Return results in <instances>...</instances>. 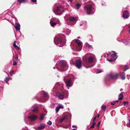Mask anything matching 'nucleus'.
Returning <instances> with one entry per match:
<instances>
[{
	"instance_id": "obj_35",
	"label": "nucleus",
	"mask_w": 130,
	"mask_h": 130,
	"mask_svg": "<svg viewBox=\"0 0 130 130\" xmlns=\"http://www.w3.org/2000/svg\"><path fill=\"white\" fill-rule=\"evenodd\" d=\"M114 79H117L118 77V74H115L114 75Z\"/></svg>"
},
{
	"instance_id": "obj_59",
	"label": "nucleus",
	"mask_w": 130,
	"mask_h": 130,
	"mask_svg": "<svg viewBox=\"0 0 130 130\" xmlns=\"http://www.w3.org/2000/svg\"><path fill=\"white\" fill-rule=\"evenodd\" d=\"M123 89H120V91H121L123 90Z\"/></svg>"
},
{
	"instance_id": "obj_40",
	"label": "nucleus",
	"mask_w": 130,
	"mask_h": 130,
	"mask_svg": "<svg viewBox=\"0 0 130 130\" xmlns=\"http://www.w3.org/2000/svg\"><path fill=\"white\" fill-rule=\"evenodd\" d=\"M125 75H123L121 76V79L123 80L125 79Z\"/></svg>"
},
{
	"instance_id": "obj_4",
	"label": "nucleus",
	"mask_w": 130,
	"mask_h": 130,
	"mask_svg": "<svg viewBox=\"0 0 130 130\" xmlns=\"http://www.w3.org/2000/svg\"><path fill=\"white\" fill-rule=\"evenodd\" d=\"M84 11L87 14H93L95 11V9L91 5H88L85 6Z\"/></svg>"
},
{
	"instance_id": "obj_5",
	"label": "nucleus",
	"mask_w": 130,
	"mask_h": 130,
	"mask_svg": "<svg viewBox=\"0 0 130 130\" xmlns=\"http://www.w3.org/2000/svg\"><path fill=\"white\" fill-rule=\"evenodd\" d=\"M53 10L55 14L58 15H61L64 12L63 8L61 7H57L53 8Z\"/></svg>"
},
{
	"instance_id": "obj_31",
	"label": "nucleus",
	"mask_w": 130,
	"mask_h": 130,
	"mask_svg": "<svg viewBox=\"0 0 130 130\" xmlns=\"http://www.w3.org/2000/svg\"><path fill=\"white\" fill-rule=\"evenodd\" d=\"M87 23L85 21H84L82 23V24H80V26H82V25L85 26L86 25Z\"/></svg>"
},
{
	"instance_id": "obj_21",
	"label": "nucleus",
	"mask_w": 130,
	"mask_h": 130,
	"mask_svg": "<svg viewBox=\"0 0 130 130\" xmlns=\"http://www.w3.org/2000/svg\"><path fill=\"white\" fill-rule=\"evenodd\" d=\"M57 85V86L59 87V88H63V84H60L58 82L56 83L55 84V85Z\"/></svg>"
},
{
	"instance_id": "obj_45",
	"label": "nucleus",
	"mask_w": 130,
	"mask_h": 130,
	"mask_svg": "<svg viewBox=\"0 0 130 130\" xmlns=\"http://www.w3.org/2000/svg\"><path fill=\"white\" fill-rule=\"evenodd\" d=\"M13 45V46L15 47H18V46L16 45V42L15 41H14V42Z\"/></svg>"
},
{
	"instance_id": "obj_22",
	"label": "nucleus",
	"mask_w": 130,
	"mask_h": 130,
	"mask_svg": "<svg viewBox=\"0 0 130 130\" xmlns=\"http://www.w3.org/2000/svg\"><path fill=\"white\" fill-rule=\"evenodd\" d=\"M107 78L111 79H114V75L112 74H109L107 75Z\"/></svg>"
},
{
	"instance_id": "obj_11",
	"label": "nucleus",
	"mask_w": 130,
	"mask_h": 130,
	"mask_svg": "<svg viewBox=\"0 0 130 130\" xmlns=\"http://www.w3.org/2000/svg\"><path fill=\"white\" fill-rule=\"evenodd\" d=\"M129 16V13L127 10H125L123 12V18L124 19L128 18Z\"/></svg>"
},
{
	"instance_id": "obj_1",
	"label": "nucleus",
	"mask_w": 130,
	"mask_h": 130,
	"mask_svg": "<svg viewBox=\"0 0 130 130\" xmlns=\"http://www.w3.org/2000/svg\"><path fill=\"white\" fill-rule=\"evenodd\" d=\"M55 68L58 70L60 71H65L68 68L67 62L63 60L58 61L56 63V66L53 67V69H55Z\"/></svg>"
},
{
	"instance_id": "obj_36",
	"label": "nucleus",
	"mask_w": 130,
	"mask_h": 130,
	"mask_svg": "<svg viewBox=\"0 0 130 130\" xmlns=\"http://www.w3.org/2000/svg\"><path fill=\"white\" fill-rule=\"evenodd\" d=\"M58 56L57 55L55 57V59L54 60V61H55L56 62V61L57 60H58Z\"/></svg>"
},
{
	"instance_id": "obj_34",
	"label": "nucleus",
	"mask_w": 130,
	"mask_h": 130,
	"mask_svg": "<svg viewBox=\"0 0 130 130\" xmlns=\"http://www.w3.org/2000/svg\"><path fill=\"white\" fill-rule=\"evenodd\" d=\"M14 72L13 70H11L9 72V73L11 76H12L14 73Z\"/></svg>"
},
{
	"instance_id": "obj_8",
	"label": "nucleus",
	"mask_w": 130,
	"mask_h": 130,
	"mask_svg": "<svg viewBox=\"0 0 130 130\" xmlns=\"http://www.w3.org/2000/svg\"><path fill=\"white\" fill-rule=\"evenodd\" d=\"M108 56H110V58H112L115 60L117 58L118 56L116 55V54L114 51H112V52H109L106 54Z\"/></svg>"
},
{
	"instance_id": "obj_51",
	"label": "nucleus",
	"mask_w": 130,
	"mask_h": 130,
	"mask_svg": "<svg viewBox=\"0 0 130 130\" xmlns=\"http://www.w3.org/2000/svg\"><path fill=\"white\" fill-rule=\"evenodd\" d=\"M100 124V121H99L98 123V124L97 125V127H99V125Z\"/></svg>"
},
{
	"instance_id": "obj_62",
	"label": "nucleus",
	"mask_w": 130,
	"mask_h": 130,
	"mask_svg": "<svg viewBox=\"0 0 130 130\" xmlns=\"http://www.w3.org/2000/svg\"><path fill=\"white\" fill-rule=\"evenodd\" d=\"M102 6H103L104 5L103 3H102Z\"/></svg>"
},
{
	"instance_id": "obj_2",
	"label": "nucleus",
	"mask_w": 130,
	"mask_h": 130,
	"mask_svg": "<svg viewBox=\"0 0 130 130\" xmlns=\"http://www.w3.org/2000/svg\"><path fill=\"white\" fill-rule=\"evenodd\" d=\"M66 40L64 41L62 40V37L59 35L56 36L54 39V41L55 44L59 47H62L66 44Z\"/></svg>"
},
{
	"instance_id": "obj_12",
	"label": "nucleus",
	"mask_w": 130,
	"mask_h": 130,
	"mask_svg": "<svg viewBox=\"0 0 130 130\" xmlns=\"http://www.w3.org/2000/svg\"><path fill=\"white\" fill-rule=\"evenodd\" d=\"M45 127V124L43 123H42L40 124V125L38 126L37 129L38 130H41L44 129Z\"/></svg>"
},
{
	"instance_id": "obj_60",
	"label": "nucleus",
	"mask_w": 130,
	"mask_h": 130,
	"mask_svg": "<svg viewBox=\"0 0 130 130\" xmlns=\"http://www.w3.org/2000/svg\"><path fill=\"white\" fill-rule=\"evenodd\" d=\"M72 130H77L75 128H73V129H72Z\"/></svg>"
},
{
	"instance_id": "obj_49",
	"label": "nucleus",
	"mask_w": 130,
	"mask_h": 130,
	"mask_svg": "<svg viewBox=\"0 0 130 130\" xmlns=\"http://www.w3.org/2000/svg\"><path fill=\"white\" fill-rule=\"evenodd\" d=\"M73 1V0H69L68 2V3H69V4H71L72 3V1Z\"/></svg>"
},
{
	"instance_id": "obj_26",
	"label": "nucleus",
	"mask_w": 130,
	"mask_h": 130,
	"mask_svg": "<svg viewBox=\"0 0 130 130\" xmlns=\"http://www.w3.org/2000/svg\"><path fill=\"white\" fill-rule=\"evenodd\" d=\"M101 109L102 110L105 111L106 109V106L105 105H103L101 107Z\"/></svg>"
},
{
	"instance_id": "obj_47",
	"label": "nucleus",
	"mask_w": 130,
	"mask_h": 130,
	"mask_svg": "<svg viewBox=\"0 0 130 130\" xmlns=\"http://www.w3.org/2000/svg\"><path fill=\"white\" fill-rule=\"evenodd\" d=\"M20 37H21L22 39L24 38V36L23 35H22V33L20 31Z\"/></svg>"
},
{
	"instance_id": "obj_48",
	"label": "nucleus",
	"mask_w": 130,
	"mask_h": 130,
	"mask_svg": "<svg viewBox=\"0 0 130 130\" xmlns=\"http://www.w3.org/2000/svg\"><path fill=\"white\" fill-rule=\"evenodd\" d=\"M128 104V102L124 101L123 102V104H124V105H125L126 104Z\"/></svg>"
},
{
	"instance_id": "obj_27",
	"label": "nucleus",
	"mask_w": 130,
	"mask_h": 130,
	"mask_svg": "<svg viewBox=\"0 0 130 130\" xmlns=\"http://www.w3.org/2000/svg\"><path fill=\"white\" fill-rule=\"evenodd\" d=\"M56 86V85H55L52 89V91L53 92H55L56 88H57V86Z\"/></svg>"
},
{
	"instance_id": "obj_19",
	"label": "nucleus",
	"mask_w": 130,
	"mask_h": 130,
	"mask_svg": "<svg viewBox=\"0 0 130 130\" xmlns=\"http://www.w3.org/2000/svg\"><path fill=\"white\" fill-rule=\"evenodd\" d=\"M82 4L79 3H77L75 5V9L77 10H78Z\"/></svg>"
},
{
	"instance_id": "obj_44",
	"label": "nucleus",
	"mask_w": 130,
	"mask_h": 130,
	"mask_svg": "<svg viewBox=\"0 0 130 130\" xmlns=\"http://www.w3.org/2000/svg\"><path fill=\"white\" fill-rule=\"evenodd\" d=\"M111 59H109L107 60L109 62H112V61H115V60L113 59L112 58H110Z\"/></svg>"
},
{
	"instance_id": "obj_46",
	"label": "nucleus",
	"mask_w": 130,
	"mask_h": 130,
	"mask_svg": "<svg viewBox=\"0 0 130 130\" xmlns=\"http://www.w3.org/2000/svg\"><path fill=\"white\" fill-rule=\"evenodd\" d=\"M47 123V124L51 125L52 124V122L51 121L49 120Z\"/></svg>"
},
{
	"instance_id": "obj_10",
	"label": "nucleus",
	"mask_w": 130,
	"mask_h": 130,
	"mask_svg": "<svg viewBox=\"0 0 130 130\" xmlns=\"http://www.w3.org/2000/svg\"><path fill=\"white\" fill-rule=\"evenodd\" d=\"M82 61L79 59L75 61V66L78 68L79 69L81 67Z\"/></svg>"
},
{
	"instance_id": "obj_55",
	"label": "nucleus",
	"mask_w": 130,
	"mask_h": 130,
	"mask_svg": "<svg viewBox=\"0 0 130 130\" xmlns=\"http://www.w3.org/2000/svg\"><path fill=\"white\" fill-rule=\"evenodd\" d=\"M72 127L73 128H77L76 126L73 125Z\"/></svg>"
},
{
	"instance_id": "obj_53",
	"label": "nucleus",
	"mask_w": 130,
	"mask_h": 130,
	"mask_svg": "<svg viewBox=\"0 0 130 130\" xmlns=\"http://www.w3.org/2000/svg\"><path fill=\"white\" fill-rule=\"evenodd\" d=\"M111 105H114L115 104V101L113 102H112L111 103Z\"/></svg>"
},
{
	"instance_id": "obj_43",
	"label": "nucleus",
	"mask_w": 130,
	"mask_h": 130,
	"mask_svg": "<svg viewBox=\"0 0 130 130\" xmlns=\"http://www.w3.org/2000/svg\"><path fill=\"white\" fill-rule=\"evenodd\" d=\"M58 107H59L60 109H63L64 108V107L63 106V105L61 104H60L59 105V106H58Z\"/></svg>"
},
{
	"instance_id": "obj_14",
	"label": "nucleus",
	"mask_w": 130,
	"mask_h": 130,
	"mask_svg": "<svg viewBox=\"0 0 130 130\" xmlns=\"http://www.w3.org/2000/svg\"><path fill=\"white\" fill-rule=\"evenodd\" d=\"M57 96L59 97L61 100H63V99L64 96L61 94L60 93L57 92L56 93Z\"/></svg>"
},
{
	"instance_id": "obj_16",
	"label": "nucleus",
	"mask_w": 130,
	"mask_h": 130,
	"mask_svg": "<svg viewBox=\"0 0 130 130\" xmlns=\"http://www.w3.org/2000/svg\"><path fill=\"white\" fill-rule=\"evenodd\" d=\"M86 46L90 50H92L93 49L92 46V45L89 44L87 42L85 44Z\"/></svg>"
},
{
	"instance_id": "obj_17",
	"label": "nucleus",
	"mask_w": 130,
	"mask_h": 130,
	"mask_svg": "<svg viewBox=\"0 0 130 130\" xmlns=\"http://www.w3.org/2000/svg\"><path fill=\"white\" fill-rule=\"evenodd\" d=\"M66 99H67L69 93L68 91H65L63 93Z\"/></svg>"
},
{
	"instance_id": "obj_63",
	"label": "nucleus",
	"mask_w": 130,
	"mask_h": 130,
	"mask_svg": "<svg viewBox=\"0 0 130 130\" xmlns=\"http://www.w3.org/2000/svg\"><path fill=\"white\" fill-rule=\"evenodd\" d=\"M80 38V37H78V38H78V39H79V38Z\"/></svg>"
},
{
	"instance_id": "obj_9",
	"label": "nucleus",
	"mask_w": 130,
	"mask_h": 130,
	"mask_svg": "<svg viewBox=\"0 0 130 130\" xmlns=\"http://www.w3.org/2000/svg\"><path fill=\"white\" fill-rule=\"evenodd\" d=\"M28 118L30 121H32L36 120L37 119L38 116L36 115L32 114L28 116Z\"/></svg>"
},
{
	"instance_id": "obj_33",
	"label": "nucleus",
	"mask_w": 130,
	"mask_h": 130,
	"mask_svg": "<svg viewBox=\"0 0 130 130\" xmlns=\"http://www.w3.org/2000/svg\"><path fill=\"white\" fill-rule=\"evenodd\" d=\"M26 0H17V1L20 3L22 2L25 3L26 2Z\"/></svg>"
},
{
	"instance_id": "obj_52",
	"label": "nucleus",
	"mask_w": 130,
	"mask_h": 130,
	"mask_svg": "<svg viewBox=\"0 0 130 130\" xmlns=\"http://www.w3.org/2000/svg\"><path fill=\"white\" fill-rule=\"evenodd\" d=\"M96 116L93 119V122H94V121H95V119H96Z\"/></svg>"
},
{
	"instance_id": "obj_15",
	"label": "nucleus",
	"mask_w": 130,
	"mask_h": 130,
	"mask_svg": "<svg viewBox=\"0 0 130 130\" xmlns=\"http://www.w3.org/2000/svg\"><path fill=\"white\" fill-rule=\"evenodd\" d=\"M16 25L14 26L16 30H19L20 29V25L19 23H16Z\"/></svg>"
},
{
	"instance_id": "obj_18",
	"label": "nucleus",
	"mask_w": 130,
	"mask_h": 130,
	"mask_svg": "<svg viewBox=\"0 0 130 130\" xmlns=\"http://www.w3.org/2000/svg\"><path fill=\"white\" fill-rule=\"evenodd\" d=\"M123 93L124 92H122L119 95L118 100H121L123 99Z\"/></svg>"
},
{
	"instance_id": "obj_37",
	"label": "nucleus",
	"mask_w": 130,
	"mask_h": 130,
	"mask_svg": "<svg viewBox=\"0 0 130 130\" xmlns=\"http://www.w3.org/2000/svg\"><path fill=\"white\" fill-rule=\"evenodd\" d=\"M95 124V122H93L92 125L90 127V128L91 129L94 127V126Z\"/></svg>"
},
{
	"instance_id": "obj_61",
	"label": "nucleus",
	"mask_w": 130,
	"mask_h": 130,
	"mask_svg": "<svg viewBox=\"0 0 130 130\" xmlns=\"http://www.w3.org/2000/svg\"><path fill=\"white\" fill-rule=\"evenodd\" d=\"M17 58H18V56L17 54Z\"/></svg>"
},
{
	"instance_id": "obj_13",
	"label": "nucleus",
	"mask_w": 130,
	"mask_h": 130,
	"mask_svg": "<svg viewBox=\"0 0 130 130\" xmlns=\"http://www.w3.org/2000/svg\"><path fill=\"white\" fill-rule=\"evenodd\" d=\"M93 57L92 56H90L86 59V61L89 63H92L93 61Z\"/></svg>"
},
{
	"instance_id": "obj_28",
	"label": "nucleus",
	"mask_w": 130,
	"mask_h": 130,
	"mask_svg": "<svg viewBox=\"0 0 130 130\" xmlns=\"http://www.w3.org/2000/svg\"><path fill=\"white\" fill-rule=\"evenodd\" d=\"M11 79V78L9 77H6L4 81L7 83H8L10 80Z\"/></svg>"
},
{
	"instance_id": "obj_3",
	"label": "nucleus",
	"mask_w": 130,
	"mask_h": 130,
	"mask_svg": "<svg viewBox=\"0 0 130 130\" xmlns=\"http://www.w3.org/2000/svg\"><path fill=\"white\" fill-rule=\"evenodd\" d=\"M42 92L43 95V97L39 93L37 94L35 97L36 100L40 102H45L48 99L49 97L47 93L44 91H43Z\"/></svg>"
},
{
	"instance_id": "obj_30",
	"label": "nucleus",
	"mask_w": 130,
	"mask_h": 130,
	"mask_svg": "<svg viewBox=\"0 0 130 130\" xmlns=\"http://www.w3.org/2000/svg\"><path fill=\"white\" fill-rule=\"evenodd\" d=\"M89 37L90 38L89 40L90 41H93V36L91 35H89Z\"/></svg>"
},
{
	"instance_id": "obj_54",
	"label": "nucleus",
	"mask_w": 130,
	"mask_h": 130,
	"mask_svg": "<svg viewBox=\"0 0 130 130\" xmlns=\"http://www.w3.org/2000/svg\"><path fill=\"white\" fill-rule=\"evenodd\" d=\"M31 1L34 3H35L37 2V0H31Z\"/></svg>"
},
{
	"instance_id": "obj_25",
	"label": "nucleus",
	"mask_w": 130,
	"mask_h": 130,
	"mask_svg": "<svg viewBox=\"0 0 130 130\" xmlns=\"http://www.w3.org/2000/svg\"><path fill=\"white\" fill-rule=\"evenodd\" d=\"M55 20L56 22V24H58V25L60 26L61 25V23L58 19H55Z\"/></svg>"
},
{
	"instance_id": "obj_41",
	"label": "nucleus",
	"mask_w": 130,
	"mask_h": 130,
	"mask_svg": "<svg viewBox=\"0 0 130 130\" xmlns=\"http://www.w3.org/2000/svg\"><path fill=\"white\" fill-rule=\"evenodd\" d=\"M129 69V68L128 67V66L126 65V66L125 69L124 70V71H126L127 70H128Z\"/></svg>"
},
{
	"instance_id": "obj_29",
	"label": "nucleus",
	"mask_w": 130,
	"mask_h": 130,
	"mask_svg": "<svg viewBox=\"0 0 130 130\" xmlns=\"http://www.w3.org/2000/svg\"><path fill=\"white\" fill-rule=\"evenodd\" d=\"M45 116V115L41 114V115L40 118V120H43L44 119V117Z\"/></svg>"
},
{
	"instance_id": "obj_39",
	"label": "nucleus",
	"mask_w": 130,
	"mask_h": 130,
	"mask_svg": "<svg viewBox=\"0 0 130 130\" xmlns=\"http://www.w3.org/2000/svg\"><path fill=\"white\" fill-rule=\"evenodd\" d=\"M60 109L59 108V107H58V106L56 107L55 109L56 111V113H57L58 112Z\"/></svg>"
},
{
	"instance_id": "obj_57",
	"label": "nucleus",
	"mask_w": 130,
	"mask_h": 130,
	"mask_svg": "<svg viewBox=\"0 0 130 130\" xmlns=\"http://www.w3.org/2000/svg\"><path fill=\"white\" fill-rule=\"evenodd\" d=\"M115 102L116 103H117L118 102V100H116L115 101Z\"/></svg>"
},
{
	"instance_id": "obj_58",
	"label": "nucleus",
	"mask_w": 130,
	"mask_h": 130,
	"mask_svg": "<svg viewBox=\"0 0 130 130\" xmlns=\"http://www.w3.org/2000/svg\"><path fill=\"white\" fill-rule=\"evenodd\" d=\"M100 116V115H98L96 116V117H97V118H99V117Z\"/></svg>"
},
{
	"instance_id": "obj_64",
	"label": "nucleus",
	"mask_w": 130,
	"mask_h": 130,
	"mask_svg": "<svg viewBox=\"0 0 130 130\" xmlns=\"http://www.w3.org/2000/svg\"><path fill=\"white\" fill-rule=\"evenodd\" d=\"M129 124H130V119L129 120Z\"/></svg>"
},
{
	"instance_id": "obj_42",
	"label": "nucleus",
	"mask_w": 130,
	"mask_h": 130,
	"mask_svg": "<svg viewBox=\"0 0 130 130\" xmlns=\"http://www.w3.org/2000/svg\"><path fill=\"white\" fill-rule=\"evenodd\" d=\"M64 119V117H63L62 118L60 119L59 120V122L60 123L62 122Z\"/></svg>"
},
{
	"instance_id": "obj_24",
	"label": "nucleus",
	"mask_w": 130,
	"mask_h": 130,
	"mask_svg": "<svg viewBox=\"0 0 130 130\" xmlns=\"http://www.w3.org/2000/svg\"><path fill=\"white\" fill-rule=\"evenodd\" d=\"M31 110L34 112H37L38 111V108L36 106H34Z\"/></svg>"
},
{
	"instance_id": "obj_32",
	"label": "nucleus",
	"mask_w": 130,
	"mask_h": 130,
	"mask_svg": "<svg viewBox=\"0 0 130 130\" xmlns=\"http://www.w3.org/2000/svg\"><path fill=\"white\" fill-rule=\"evenodd\" d=\"M103 72V70H102L97 69V71L96 72L97 74L99 73Z\"/></svg>"
},
{
	"instance_id": "obj_7",
	"label": "nucleus",
	"mask_w": 130,
	"mask_h": 130,
	"mask_svg": "<svg viewBox=\"0 0 130 130\" xmlns=\"http://www.w3.org/2000/svg\"><path fill=\"white\" fill-rule=\"evenodd\" d=\"M65 77H64L63 78V80L65 82L66 87L69 89V87L72 86L73 84V82L71 79H68L65 80Z\"/></svg>"
},
{
	"instance_id": "obj_20",
	"label": "nucleus",
	"mask_w": 130,
	"mask_h": 130,
	"mask_svg": "<svg viewBox=\"0 0 130 130\" xmlns=\"http://www.w3.org/2000/svg\"><path fill=\"white\" fill-rule=\"evenodd\" d=\"M51 25L52 27H54L56 24V23L54 21L51 20L50 21Z\"/></svg>"
},
{
	"instance_id": "obj_50",
	"label": "nucleus",
	"mask_w": 130,
	"mask_h": 130,
	"mask_svg": "<svg viewBox=\"0 0 130 130\" xmlns=\"http://www.w3.org/2000/svg\"><path fill=\"white\" fill-rule=\"evenodd\" d=\"M17 64V63L16 62L14 61L13 63V64L14 65H16Z\"/></svg>"
},
{
	"instance_id": "obj_56",
	"label": "nucleus",
	"mask_w": 130,
	"mask_h": 130,
	"mask_svg": "<svg viewBox=\"0 0 130 130\" xmlns=\"http://www.w3.org/2000/svg\"><path fill=\"white\" fill-rule=\"evenodd\" d=\"M17 47L18 48V49H19V50H21V49H20V47H19L18 46V47Z\"/></svg>"
},
{
	"instance_id": "obj_23",
	"label": "nucleus",
	"mask_w": 130,
	"mask_h": 130,
	"mask_svg": "<svg viewBox=\"0 0 130 130\" xmlns=\"http://www.w3.org/2000/svg\"><path fill=\"white\" fill-rule=\"evenodd\" d=\"M76 19V18L75 17H70L68 18V20L70 21H73L75 20Z\"/></svg>"
},
{
	"instance_id": "obj_38",
	"label": "nucleus",
	"mask_w": 130,
	"mask_h": 130,
	"mask_svg": "<svg viewBox=\"0 0 130 130\" xmlns=\"http://www.w3.org/2000/svg\"><path fill=\"white\" fill-rule=\"evenodd\" d=\"M21 130H30L29 129H28V128L26 127L25 126L24 127H23Z\"/></svg>"
},
{
	"instance_id": "obj_6",
	"label": "nucleus",
	"mask_w": 130,
	"mask_h": 130,
	"mask_svg": "<svg viewBox=\"0 0 130 130\" xmlns=\"http://www.w3.org/2000/svg\"><path fill=\"white\" fill-rule=\"evenodd\" d=\"M75 44L73 45L74 48L78 51H80L82 48V43L80 40L76 39L75 41Z\"/></svg>"
}]
</instances>
